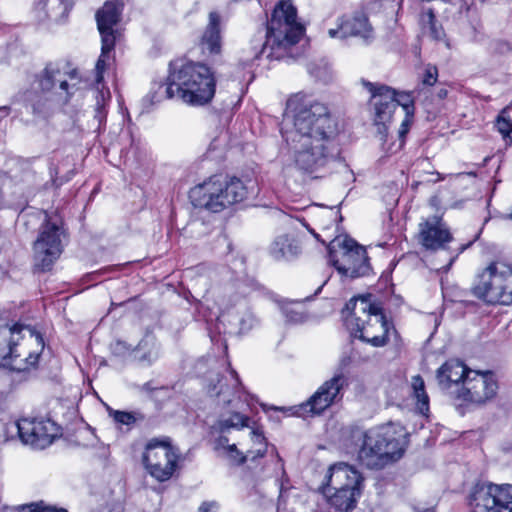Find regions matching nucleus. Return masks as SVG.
Returning a JSON list of instances; mask_svg holds the SVG:
<instances>
[{
    "instance_id": "nucleus-1",
    "label": "nucleus",
    "mask_w": 512,
    "mask_h": 512,
    "mask_svg": "<svg viewBox=\"0 0 512 512\" xmlns=\"http://www.w3.org/2000/svg\"><path fill=\"white\" fill-rule=\"evenodd\" d=\"M215 93V78L210 68L202 63H171L166 84L155 83L146 96L151 104L163 99L177 98L182 102L201 106L211 101Z\"/></svg>"
},
{
    "instance_id": "nucleus-2",
    "label": "nucleus",
    "mask_w": 512,
    "mask_h": 512,
    "mask_svg": "<svg viewBox=\"0 0 512 512\" xmlns=\"http://www.w3.org/2000/svg\"><path fill=\"white\" fill-rule=\"evenodd\" d=\"M215 93V78L210 68L202 63H171L166 84L155 83L146 96L151 104L163 99L177 98L182 102L201 106L211 101Z\"/></svg>"
},
{
    "instance_id": "nucleus-3",
    "label": "nucleus",
    "mask_w": 512,
    "mask_h": 512,
    "mask_svg": "<svg viewBox=\"0 0 512 512\" xmlns=\"http://www.w3.org/2000/svg\"><path fill=\"white\" fill-rule=\"evenodd\" d=\"M77 84L76 70L64 63L51 62L34 75L23 100L33 114L46 117L69 101L77 90Z\"/></svg>"
},
{
    "instance_id": "nucleus-4",
    "label": "nucleus",
    "mask_w": 512,
    "mask_h": 512,
    "mask_svg": "<svg viewBox=\"0 0 512 512\" xmlns=\"http://www.w3.org/2000/svg\"><path fill=\"white\" fill-rule=\"evenodd\" d=\"M287 109L291 114L292 127L285 132V139L335 144L337 124L325 104L304 93H297L288 99Z\"/></svg>"
},
{
    "instance_id": "nucleus-5",
    "label": "nucleus",
    "mask_w": 512,
    "mask_h": 512,
    "mask_svg": "<svg viewBox=\"0 0 512 512\" xmlns=\"http://www.w3.org/2000/svg\"><path fill=\"white\" fill-rule=\"evenodd\" d=\"M350 439L357 450V460L368 469L380 470L399 460L405 451L406 437L392 425L367 431L353 429Z\"/></svg>"
},
{
    "instance_id": "nucleus-6",
    "label": "nucleus",
    "mask_w": 512,
    "mask_h": 512,
    "mask_svg": "<svg viewBox=\"0 0 512 512\" xmlns=\"http://www.w3.org/2000/svg\"><path fill=\"white\" fill-rule=\"evenodd\" d=\"M304 33V27L297 20V9L291 0H281L275 6L268 23L266 41H259L253 46L252 56L241 59L248 65L261 54L268 59L280 60L285 57L287 50L298 43Z\"/></svg>"
},
{
    "instance_id": "nucleus-7",
    "label": "nucleus",
    "mask_w": 512,
    "mask_h": 512,
    "mask_svg": "<svg viewBox=\"0 0 512 512\" xmlns=\"http://www.w3.org/2000/svg\"><path fill=\"white\" fill-rule=\"evenodd\" d=\"M345 324L352 335L374 347L387 343L388 323L381 308L366 297L351 299L343 311Z\"/></svg>"
},
{
    "instance_id": "nucleus-8",
    "label": "nucleus",
    "mask_w": 512,
    "mask_h": 512,
    "mask_svg": "<svg viewBox=\"0 0 512 512\" xmlns=\"http://www.w3.org/2000/svg\"><path fill=\"white\" fill-rule=\"evenodd\" d=\"M18 223L26 230H33L39 225V236L34 242L35 265L43 271L49 270L62 253L63 228L60 220L49 218L44 211H33L22 212Z\"/></svg>"
},
{
    "instance_id": "nucleus-9",
    "label": "nucleus",
    "mask_w": 512,
    "mask_h": 512,
    "mask_svg": "<svg viewBox=\"0 0 512 512\" xmlns=\"http://www.w3.org/2000/svg\"><path fill=\"white\" fill-rule=\"evenodd\" d=\"M247 194L248 188L240 179L213 176L193 187L189 192V198L194 207L218 213L243 201Z\"/></svg>"
},
{
    "instance_id": "nucleus-10",
    "label": "nucleus",
    "mask_w": 512,
    "mask_h": 512,
    "mask_svg": "<svg viewBox=\"0 0 512 512\" xmlns=\"http://www.w3.org/2000/svg\"><path fill=\"white\" fill-rule=\"evenodd\" d=\"M361 474L347 463L332 465L325 476L322 493L328 504L338 512H350L360 497Z\"/></svg>"
},
{
    "instance_id": "nucleus-11",
    "label": "nucleus",
    "mask_w": 512,
    "mask_h": 512,
    "mask_svg": "<svg viewBox=\"0 0 512 512\" xmlns=\"http://www.w3.org/2000/svg\"><path fill=\"white\" fill-rule=\"evenodd\" d=\"M471 293L488 305H512V265L492 261L477 273Z\"/></svg>"
},
{
    "instance_id": "nucleus-12",
    "label": "nucleus",
    "mask_w": 512,
    "mask_h": 512,
    "mask_svg": "<svg viewBox=\"0 0 512 512\" xmlns=\"http://www.w3.org/2000/svg\"><path fill=\"white\" fill-rule=\"evenodd\" d=\"M9 332L8 353L0 356V365L16 372L35 368L44 347L42 336L21 324H14Z\"/></svg>"
},
{
    "instance_id": "nucleus-13",
    "label": "nucleus",
    "mask_w": 512,
    "mask_h": 512,
    "mask_svg": "<svg viewBox=\"0 0 512 512\" xmlns=\"http://www.w3.org/2000/svg\"><path fill=\"white\" fill-rule=\"evenodd\" d=\"M329 263L340 276L358 278L369 274L370 264L365 248L353 239L336 238L328 246Z\"/></svg>"
},
{
    "instance_id": "nucleus-14",
    "label": "nucleus",
    "mask_w": 512,
    "mask_h": 512,
    "mask_svg": "<svg viewBox=\"0 0 512 512\" xmlns=\"http://www.w3.org/2000/svg\"><path fill=\"white\" fill-rule=\"evenodd\" d=\"M286 141L295 167L304 173H319L334 156V144L331 143L301 139H286Z\"/></svg>"
},
{
    "instance_id": "nucleus-15",
    "label": "nucleus",
    "mask_w": 512,
    "mask_h": 512,
    "mask_svg": "<svg viewBox=\"0 0 512 512\" xmlns=\"http://www.w3.org/2000/svg\"><path fill=\"white\" fill-rule=\"evenodd\" d=\"M349 356H342L331 378L324 381L313 395L308 399L306 406L314 414H320L328 407L339 402L343 398V390L349 384V378L345 368L349 366Z\"/></svg>"
},
{
    "instance_id": "nucleus-16",
    "label": "nucleus",
    "mask_w": 512,
    "mask_h": 512,
    "mask_svg": "<svg viewBox=\"0 0 512 512\" xmlns=\"http://www.w3.org/2000/svg\"><path fill=\"white\" fill-rule=\"evenodd\" d=\"M179 455L168 437L151 439L143 454V463L149 474L160 482L170 479L177 467Z\"/></svg>"
},
{
    "instance_id": "nucleus-17",
    "label": "nucleus",
    "mask_w": 512,
    "mask_h": 512,
    "mask_svg": "<svg viewBox=\"0 0 512 512\" xmlns=\"http://www.w3.org/2000/svg\"><path fill=\"white\" fill-rule=\"evenodd\" d=\"M122 4L116 1H107L104 6L96 13V21L99 33L101 35V55L96 63V82L101 83L103 72L106 67L108 53L113 50L118 36V30L115 26L120 20Z\"/></svg>"
},
{
    "instance_id": "nucleus-18",
    "label": "nucleus",
    "mask_w": 512,
    "mask_h": 512,
    "mask_svg": "<svg viewBox=\"0 0 512 512\" xmlns=\"http://www.w3.org/2000/svg\"><path fill=\"white\" fill-rule=\"evenodd\" d=\"M469 505L472 512H512V485L479 483L469 496Z\"/></svg>"
},
{
    "instance_id": "nucleus-19",
    "label": "nucleus",
    "mask_w": 512,
    "mask_h": 512,
    "mask_svg": "<svg viewBox=\"0 0 512 512\" xmlns=\"http://www.w3.org/2000/svg\"><path fill=\"white\" fill-rule=\"evenodd\" d=\"M497 389L492 372L473 371L464 379L461 389L452 391L451 395L464 402L482 405L495 397Z\"/></svg>"
},
{
    "instance_id": "nucleus-20",
    "label": "nucleus",
    "mask_w": 512,
    "mask_h": 512,
    "mask_svg": "<svg viewBox=\"0 0 512 512\" xmlns=\"http://www.w3.org/2000/svg\"><path fill=\"white\" fill-rule=\"evenodd\" d=\"M10 429L18 433L24 444L35 449L46 448L59 433L57 425L49 419H21L12 423Z\"/></svg>"
},
{
    "instance_id": "nucleus-21",
    "label": "nucleus",
    "mask_w": 512,
    "mask_h": 512,
    "mask_svg": "<svg viewBox=\"0 0 512 512\" xmlns=\"http://www.w3.org/2000/svg\"><path fill=\"white\" fill-rule=\"evenodd\" d=\"M364 87L370 92V105L373 108V121L378 133L386 135L388 124L396 110L394 89L377 83L363 81Z\"/></svg>"
},
{
    "instance_id": "nucleus-22",
    "label": "nucleus",
    "mask_w": 512,
    "mask_h": 512,
    "mask_svg": "<svg viewBox=\"0 0 512 512\" xmlns=\"http://www.w3.org/2000/svg\"><path fill=\"white\" fill-rule=\"evenodd\" d=\"M330 38L346 39L358 37L365 42L374 37L373 28L368 17L363 12H355L351 15H343L337 19V27L328 30Z\"/></svg>"
},
{
    "instance_id": "nucleus-23",
    "label": "nucleus",
    "mask_w": 512,
    "mask_h": 512,
    "mask_svg": "<svg viewBox=\"0 0 512 512\" xmlns=\"http://www.w3.org/2000/svg\"><path fill=\"white\" fill-rule=\"evenodd\" d=\"M452 236L440 217L433 216L419 224L418 240L428 250H437L450 242Z\"/></svg>"
},
{
    "instance_id": "nucleus-24",
    "label": "nucleus",
    "mask_w": 512,
    "mask_h": 512,
    "mask_svg": "<svg viewBox=\"0 0 512 512\" xmlns=\"http://www.w3.org/2000/svg\"><path fill=\"white\" fill-rule=\"evenodd\" d=\"M251 440L254 443V448L246 451L245 454L237 449L235 444H229V440L225 436H220L216 441V449H224L226 454L238 464H243L246 461H255L258 457H263L267 452V443L261 433L253 430L250 433Z\"/></svg>"
},
{
    "instance_id": "nucleus-25",
    "label": "nucleus",
    "mask_w": 512,
    "mask_h": 512,
    "mask_svg": "<svg viewBox=\"0 0 512 512\" xmlns=\"http://www.w3.org/2000/svg\"><path fill=\"white\" fill-rule=\"evenodd\" d=\"M473 371L459 360H449L437 371L439 386L442 390H446L451 394L452 391L461 389L464 379Z\"/></svg>"
},
{
    "instance_id": "nucleus-26",
    "label": "nucleus",
    "mask_w": 512,
    "mask_h": 512,
    "mask_svg": "<svg viewBox=\"0 0 512 512\" xmlns=\"http://www.w3.org/2000/svg\"><path fill=\"white\" fill-rule=\"evenodd\" d=\"M269 251L276 260H290L301 253V246L293 235L282 234L273 240Z\"/></svg>"
},
{
    "instance_id": "nucleus-27",
    "label": "nucleus",
    "mask_w": 512,
    "mask_h": 512,
    "mask_svg": "<svg viewBox=\"0 0 512 512\" xmlns=\"http://www.w3.org/2000/svg\"><path fill=\"white\" fill-rule=\"evenodd\" d=\"M71 7L68 0H40L36 5V13L39 20L59 22L67 16Z\"/></svg>"
},
{
    "instance_id": "nucleus-28",
    "label": "nucleus",
    "mask_w": 512,
    "mask_h": 512,
    "mask_svg": "<svg viewBox=\"0 0 512 512\" xmlns=\"http://www.w3.org/2000/svg\"><path fill=\"white\" fill-rule=\"evenodd\" d=\"M201 46L203 51L210 54H218L221 50V36L219 29V16L215 12L209 15V24L202 36Z\"/></svg>"
},
{
    "instance_id": "nucleus-29",
    "label": "nucleus",
    "mask_w": 512,
    "mask_h": 512,
    "mask_svg": "<svg viewBox=\"0 0 512 512\" xmlns=\"http://www.w3.org/2000/svg\"><path fill=\"white\" fill-rule=\"evenodd\" d=\"M412 389L417 400V409L421 414H426L429 411V397L425 391L424 380L421 376L416 375L412 377Z\"/></svg>"
},
{
    "instance_id": "nucleus-30",
    "label": "nucleus",
    "mask_w": 512,
    "mask_h": 512,
    "mask_svg": "<svg viewBox=\"0 0 512 512\" xmlns=\"http://www.w3.org/2000/svg\"><path fill=\"white\" fill-rule=\"evenodd\" d=\"M281 309L288 322L300 323L305 319L303 307L300 302H287Z\"/></svg>"
},
{
    "instance_id": "nucleus-31",
    "label": "nucleus",
    "mask_w": 512,
    "mask_h": 512,
    "mask_svg": "<svg viewBox=\"0 0 512 512\" xmlns=\"http://www.w3.org/2000/svg\"><path fill=\"white\" fill-rule=\"evenodd\" d=\"M394 100L396 108L401 106L407 116H413L414 114V101L410 93L397 92L394 90Z\"/></svg>"
},
{
    "instance_id": "nucleus-32",
    "label": "nucleus",
    "mask_w": 512,
    "mask_h": 512,
    "mask_svg": "<svg viewBox=\"0 0 512 512\" xmlns=\"http://www.w3.org/2000/svg\"><path fill=\"white\" fill-rule=\"evenodd\" d=\"M308 71L313 77L322 82H328L332 77L331 68L325 62L309 64Z\"/></svg>"
},
{
    "instance_id": "nucleus-33",
    "label": "nucleus",
    "mask_w": 512,
    "mask_h": 512,
    "mask_svg": "<svg viewBox=\"0 0 512 512\" xmlns=\"http://www.w3.org/2000/svg\"><path fill=\"white\" fill-rule=\"evenodd\" d=\"M505 111H502L496 120L495 127L502 135L506 144H512V125L510 121L504 117Z\"/></svg>"
},
{
    "instance_id": "nucleus-34",
    "label": "nucleus",
    "mask_w": 512,
    "mask_h": 512,
    "mask_svg": "<svg viewBox=\"0 0 512 512\" xmlns=\"http://www.w3.org/2000/svg\"><path fill=\"white\" fill-rule=\"evenodd\" d=\"M110 99V92L109 90H98L96 93V108H95V118L99 121V123L102 122L103 119L106 117V110H105V103L107 100Z\"/></svg>"
},
{
    "instance_id": "nucleus-35",
    "label": "nucleus",
    "mask_w": 512,
    "mask_h": 512,
    "mask_svg": "<svg viewBox=\"0 0 512 512\" xmlns=\"http://www.w3.org/2000/svg\"><path fill=\"white\" fill-rule=\"evenodd\" d=\"M243 313L239 319V326L241 332H248L258 324V320L254 314L247 307L246 303H242Z\"/></svg>"
},
{
    "instance_id": "nucleus-36",
    "label": "nucleus",
    "mask_w": 512,
    "mask_h": 512,
    "mask_svg": "<svg viewBox=\"0 0 512 512\" xmlns=\"http://www.w3.org/2000/svg\"><path fill=\"white\" fill-rule=\"evenodd\" d=\"M247 422L248 417L240 413H234L229 418L221 420L220 426L221 430L224 431L229 428H243L247 426Z\"/></svg>"
},
{
    "instance_id": "nucleus-37",
    "label": "nucleus",
    "mask_w": 512,
    "mask_h": 512,
    "mask_svg": "<svg viewBox=\"0 0 512 512\" xmlns=\"http://www.w3.org/2000/svg\"><path fill=\"white\" fill-rule=\"evenodd\" d=\"M17 512H67L65 509H56L44 505L43 502L30 503L15 508Z\"/></svg>"
},
{
    "instance_id": "nucleus-38",
    "label": "nucleus",
    "mask_w": 512,
    "mask_h": 512,
    "mask_svg": "<svg viewBox=\"0 0 512 512\" xmlns=\"http://www.w3.org/2000/svg\"><path fill=\"white\" fill-rule=\"evenodd\" d=\"M114 419L116 422L120 424L131 425L135 423L137 420L144 419V416L140 413L135 412L116 411L114 413Z\"/></svg>"
},
{
    "instance_id": "nucleus-39",
    "label": "nucleus",
    "mask_w": 512,
    "mask_h": 512,
    "mask_svg": "<svg viewBox=\"0 0 512 512\" xmlns=\"http://www.w3.org/2000/svg\"><path fill=\"white\" fill-rule=\"evenodd\" d=\"M427 17H428V22L430 25V31H431L432 37L437 40L441 39L444 33L440 27H437L435 16H434L432 10L428 11Z\"/></svg>"
},
{
    "instance_id": "nucleus-40",
    "label": "nucleus",
    "mask_w": 512,
    "mask_h": 512,
    "mask_svg": "<svg viewBox=\"0 0 512 512\" xmlns=\"http://www.w3.org/2000/svg\"><path fill=\"white\" fill-rule=\"evenodd\" d=\"M438 76V71L435 66H427L425 69V73L423 76V84L427 86H432L436 83Z\"/></svg>"
},
{
    "instance_id": "nucleus-41",
    "label": "nucleus",
    "mask_w": 512,
    "mask_h": 512,
    "mask_svg": "<svg viewBox=\"0 0 512 512\" xmlns=\"http://www.w3.org/2000/svg\"><path fill=\"white\" fill-rule=\"evenodd\" d=\"M413 116H407L405 115V118L404 120L402 121L401 123V127L400 129L398 130V136H399V144H398V149L402 148L403 144H404V137L405 135L408 133V130H409V126L411 124V119H412Z\"/></svg>"
},
{
    "instance_id": "nucleus-42",
    "label": "nucleus",
    "mask_w": 512,
    "mask_h": 512,
    "mask_svg": "<svg viewBox=\"0 0 512 512\" xmlns=\"http://www.w3.org/2000/svg\"><path fill=\"white\" fill-rule=\"evenodd\" d=\"M209 392L217 397H222V401L225 404H229L231 402V399L229 397H226V391H224L222 385L220 386L219 390L217 389L216 385H214L209 389Z\"/></svg>"
},
{
    "instance_id": "nucleus-43",
    "label": "nucleus",
    "mask_w": 512,
    "mask_h": 512,
    "mask_svg": "<svg viewBox=\"0 0 512 512\" xmlns=\"http://www.w3.org/2000/svg\"><path fill=\"white\" fill-rule=\"evenodd\" d=\"M198 512H212L211 511V505L210 504H202L199 509H198Z\"/></svg>"
},
{
    "instance_id": "nucleus-44",
    "label": "nucleus",
    "mask_w": 512,
    "mask_h": 512,
    "mask_svg": "<svg viewBox=\"0 0 512 512\" xmlns=\"http://www.w3.org/2000/svg\"><path fill=\"white\" fill-rule=\"evenodd\" d=\"M446 95H447V90L446 89L439 90V92H438V97L439 98L443 99V98L446 97Z\"/></svg>"
},
{
    "instance_id": "nucleus-45",
    "label": "nucleus",
    "mask_w": 512,
    "mask_h": 512,
    "mask_svg": "<svg viewBox=\"0 0 512 512\" xmlns=\"http://www.w3.org/2000/svg\"><path fill=\"white\" fill-rule=\"evenodd\" d=\"M150 341H152L151 338H145L143 339L140 343H139V347H144L146 346Z\"/></svg>"
},
{
    "instance_id": "nucleus-46",
    "label": "nucleus",
    "mask_w": 512,
    "mask_h": 512,
    "mask_svg": "<svg viewBox=\"0 0 512 512\" xmlns=\"http://www.w3.org/2000/svg\"><path fill=\"white\" fill-rule=\"evenodd\" d=\"M232 377L234 378L235 384H239L238 375L235 371H231Z\"/></svg>"
},
{
    "instance_id": "nucleus-47",
    "label": "nucleus",
    "mask_w": 512,
    "mask_h": 512,
    "mask_svg": "<svg viewBox=\"0 0 512 512\" xmlns=\"http://www.w3.org/2000/svg\"><path fill=\"white\" fill-rule=\"evenodd\" d=\"M157 357V353H149V356H148V359L151 360L152 358H156Z\"/></svg>"
},
{
    "instance_id": "nucleus-48",
    "label": "nucleus",
    "mask_w": 512,
    "mask_h": 512,
    "mask_svg": "<svg viewBox=\"0 0 512 512\" xmlns=\"http://www.w3.org/2000/svg\"><path fill=\"white\" fill-rule=\"evenodd\" d=\"M143 388H144V389H149L148 384H145Z\"/></svg>"
},
{
    "instance_id": "nucleus-49",
    "label": "nucleus",
    "mask_w": 512,
    "mask_h": 512,
    "mask_svg": "<svg viewBox=\"0 0 512 512\" xmlns=\"http://www.w3.org/2000/svg\"><path fill=\"white\" fill-rule=\"evenodd\" d=\"M322 289V287H318L317 291H316V294Z\"/></svg>"
},
{
    "instance_id": "nucleus-50",
    "label": "nucleus",
    "mask_w": 512,
    "mask_h": 512,
    "mask_svg": "<svg viewBox=\"0 0 512 512\" xmlns=\"http://www.w3.org/2000/svg\"><path fill=\"white\" fill-rule=\"evenodd\" d=\"M510 217L512 218V213L510 214Z\"/></svg>"
}]
</instances>
